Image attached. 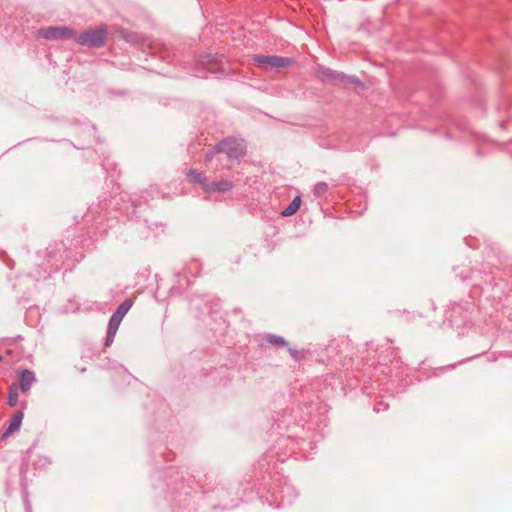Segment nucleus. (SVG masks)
<instances>
[{
    "label": "nucleus",
    "mask_w": 512,
    "mask_h": 512,
    "mask_svg": "<svg viewBox=\"0 0 512 512\" xmlns=\"http://www.w3.org/2000/svg\"><path fill=\"white\" fill-rule=\"evenodd\" d=\"M321 75L324 78L344 82L346 75L343 73H339L337 71L331 70V69H323L321 71Z\"/></svg>",
    "instance_id": "obj_11"
},
{
    "label": "nucleus",
    "mask_w": 512,
    "mask_h": 512,
    "mask_svg": "<svg viewBox=\"0 0 512 512\" xmlns=\"http://www.w3.org/2000/svg\"><path fill=\"white\" fill-rule=\"evenodd\" d=\"M35 380L34 372L28 369H23L19 374V385H17L18 389L24 393L28 392Z\"/></svg>",
    "instance_id": "obj_7"
},
{
    "label": "nucleus",
    "mask_w": 512,
    "mask_h": 512,
    "mask_svg": "<svg viewBox=\"0 0 512 512\" xmlns=\"http://www.w3.org/2000/svg\"><path fill=\"white\" fill-rule=\"evenodd\" d=\"M255 63L267 69H284L290 67L294 63V59L290 57L255 55L253 57Z\"/></svg>",
    "instance_id": "obj_3"
},
{
    "label": "nucleus",
    "mask_w": 512,
    "mask_h": 512,
    "mask_svg": "<svg viewBox=\"0 0 512 512\" xmlns=\"http://www.w3.org/2000/svg\"><path fill=\"white\" fill-rule=\"evenodd\" d=\"M187 177L190 182L197 183V184L201 185V188L205 192L206 187L208 185V180H207V177L203 173L198 172L197 170H194V169H190L187 172Z\"/></svg>",
    "instance_id": "obj_9"
},
{
    "label": "nucleus",
    "mask_w": 512,
    "mask_h": 512,
    "mask_svg": "<svg viewBox=\"0 0 512 512\" xmlns=\"http://www.w3.org/2000/svg\"><path fill=\"white\" fill-rule=\"evenodd\" d=\"M107 34L108 31L105 26L89 28L80 33L79 35H75L74 41L82 46H87L90 48H100L104 46Z\"/></svg>",
    "instance_id": "obj_2"
},
{
    "label": "nucleus",
    "mask_w": 512,
    "mask_h": 512,
    "mask_svg": "<svg viewBox=\"0 0 512 512\" xmlns=\"http://www.w3.org/2000/svg\"><path fill=\"white\" fill-rule=\"evenodd\" d=\"M344 81H347V82L352 83V84H361L360 81L356 77H348V76H346Z\"/></svg>",
    "instance_id": "obj_17"
},
{
    "label": "nucleus",
    "mask_w": 512,
    "mask_h": 512,
    "mask_svg": "<svg viewBox=\"0 0 512 512\" xmlns=\"http://www.w3.org/2000/svg\"><path fill=\"white\" fill-rule=\"evenodd\" d=\"M23 417H24L23 411L22 410L17 411L13 415L12 419L10 420V424H9L8 428L3 433V437H7L8 435L16 432L22 423Z\"/></svg>",
    "instance_id": "obj_8"
},
{
    "label": "nucleus",
    "mask_w": 512,
    "mask_h": 512,
    "mask_svg": "<svg viewBox=\"0 0 512 512\" xmlns=\"http://www.w3.org/2000/svg\"><path fill=\"white\" fill-rule=\"evenodd\" d=\"M37 36L44 39H72L75 37V30L69 27H47L37 32Z\"/></svg>",
    "instance_id": "obj_4"
},
{
    "label": "nucleus",
    "mask_w": 512,
    "mask_h": 512,
    "mask_svg": "<svg viewBox=\"0 0 512 512\" xmlns=\"http://www.w3.org/2000/svg\"><path fill=\"white\" fill-rule=\"evenodd\" d=\"M18 403V386L16 384H12L9 387L8 392V405L10 407H15Z\"/></svg>",
    "instance_id": "obj_13"
},
{
    "label": "nucleus",
    "mask_w": 512,
    "mask_h": 512,
    "mask_svg": "<svg viewBox=\"0 0 512 512\" xmlns=\"http://www.w3.org/2000/svg\"><path fill=\"white\" fill-rule=\"evenodd\" d=\"M301 204V198L299 196H296L289 205L281 212V215L283 217H289L292 216L297 212V210L300 208Z\"/></svg>",
    "instance_id": "obj_10"
},
{
    "label": "nucleus",
    "mask_w": 512,
    "mask_h": 512,
    "mask_svg": "<svg viewBox=\"0 0 512 512\" xmlns=\"http://www.w3.org/2000/svg\"><path fill=\"white\" fill-rule=\"evenodd\" d=\"M224 153L229 159L239 160L246 154V144L242 139L226 138L218 142L205 156V164L209 163L215 154Z\"/></svg>",
    "instance_id": "obj_1"
},
{
    "label": "nucleus",
    "mask_w": 512,
    "mask_h": 512,
    "mask_svg": "<svg viewBox=\"0 0 512 512\" xmlns=\"http://www.w3.org/2000/svg\"><path fill=\"white\" fill-rule=\"evenodd\" d=\"M288 352L291 355V357L294 360H296V361H300V360H302L305 357V352L304 351H298V350H295L293 348H289Z\"/></svg>",
    "instance_id": "obj_16"
},
{
    "label": "nucleus",
    "mask_w": 512,
    "mask_h": 512,
    "mask_svg": "<svg viewBox=\"0 0 512 512\" xmlns=\"http://www.w3.org/2000/svg\"><path fill=\"white\" fill-rule=\"evenodd\" d=\"M132 307V302L130 300L123 301L113 313L114 315H118L120 318H124V316L128 313V311Z\"/></svg>",
    "instance_id": "obj_14"
},
{
    "label": "nucleus",
    "mask_w": 512,
    "mask_h": 512,
    "mask_svg": "<svg viewBox=\"0 0 512 512\" xmlns=\"http://www.w3.org/2000/svg\"><path fill=\"white\" fill-rule=\"evenodd\" d=\"M122 320L123 319L118 317V315H114V314L111 315L109 322H108L107 334H106V339H105V343H104L106 347H109L113 343L114 338L116 336V333L118 331V328H119Z\"/></svg>",
    "instance_id": "obj_5"
},
{
    "label": "nucleus",
    "mask_w": 512,
    "mask_h": 512,
    "mask_svg": "<svg viewBox=\"0 0 512 512\" xmlns=\"http://www.w3.org/2000/svg\"><path fill=\"white\" fill-rule=\"evenodd\" d=\"M268 343L276 346H285L287 345L286 340L282 336L270 334L266 337Z\"/></svg>",
    "instance_id": "obj_15"
},
{
    "label": "nucleus",
    "mask_w": 512,
    "mask_h": 512,
    "mask_svg": "<svg viewBox=\"0 0 512 512\" xmlns=\"http://www.w3.org/2000/svg\"><path fill=\"white\" fill-rule=\"evenodd\" d=\"M328 191H329V186L326 182H323V181L317 182L313 188V194L317 198L326 197L328 194Z\"/></svg>",
    "instance_id": "obj_12"
},
{
    "label": "nucleus",
    "mask_w": 512,
    "mask_h": 512,
    "mask_svg": "<svg viewBox=\"0 0 512 512\" xmlns=\"http://www.w3.org/2000/svg\"><path fill=\"white\" fill-rule=\"evenodd\" d=\"M233 189V183L230 180L223 179L219 181L208 182L205 192L212 194L216 192L225 193Z\"/></svg>",
    "instance_id": "obj_6"
},
{
    "label": "nucleus",
    "mask_w": 512,
    "mask_h": 512,
    "mask_svg": "<svg viewBox=\"0 0 512 512\" xmlns=\"http://www.w3.org/2000/svg\"><path fill=\"white\" fill-rule=\"evenodd\" d=\"M2 361V356L0 355V362Z\"/></svg>",
    "instance_id": "obj_18"
}]
</instances>
